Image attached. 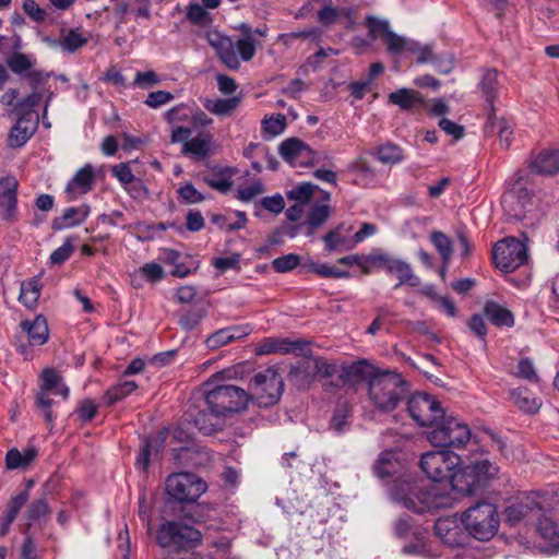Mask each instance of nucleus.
<instances>
[{
	"label": "nucleus",
	"mask_w": 559,
	"mask_h": 559,
	"mask_svg": "<svg viewBox=\"0 0 559 559\" xmlns=\"http://www.w3.org/2000/svg\"><path fill=\"white\" fill-rule=\"evenodd\" d=\"M241 36L236 40L218 32H210L207 41L215 49L219 60L230 70H238L240 62H249L255 55L257 40L254 35L266 36L267 28L253 29L250 25L242 23L238 26Z\"/></svg>",
	"instance_id": "1"
},
{
	"label": "nucleus",
	"mask_w": 559,
	"mask_h": 559,
	"mask_svg": "<svg viewBox=\"0 0 559 559\" xmlns=\"http://www.w3.org/2000/svg\"><path fill=\"white\" fill-rule=\"evenodd\" d=\"M390 495L401 507L418 514L452 506V498L437 486L421 487L408 480L395 483L390 489Z\"/></svg>",
	"instance_id": "2"
},
{
	"label": "nucleus",
	"mask_w": 559,
	"mask_h": 559,
	"mask_svg": "<svg viewBox=\"0 0 559 559\" xmlns=\"http://www.w3.org/2000/svg\"><path fill=\"white\" fill-rule=\"evenodd\" d=\"M406 381L395 372L374 374L368 382V397L380 412H391L407 395Z\"/></svg>",
	"instance_id": "3"
},
{
	"label": "nucleus",
	"mask_w": 559,
	"mask_h": 559,
	"mask_svg": "<svg viewBox=\"0 0 559 559\" xmlns=\"http://www.w3.org/2000/svg\"><path fill=\"white\" fill-rule=\"evenodd\" d=\"M156 539L162 548L168 550L163 559H176L173 552L180 554L195 547L201 540V533L180 522L168 521L160 525Z\"/></svg>",
	"instance_id": "4"
},
{
	"label": "nucleus",
	"mask_w": 559,
	"mask_h": 559,
	"mask_svg": "<svg viewBox=\"0 0 559 559\" xmlns=\"http://www.w3.org/2000/svg\"><path fill=\"white\" fill-rule=\"evenodd\" d=\"M462 522L474 538L489 540L498 532L500 519L492 503L479 502L464 512Z\"/></svg>",
	"instance_id": "5"
},
{
	"label": "nucleus",
	"mask_w": 559,
	"mask_h": 559,
	"mask_svg": "<svg viewBox=\"0 0 559 559\" xmlns=\"http://www.w3.org/2000/svg\"><path fill=\"white\" fill-rule=\"evenodd\" d=\"M248 402V392L233 384L215 385L209 389L204 396L207 409L216 412L224 419L230 413L245 409Z\"/></svg>",
	"instance_id": "6"
},
{
	"label": "nucleus",
	"mask_w": 559,
	"mask_h": 559,
	"mask_svg": "<svg viewBox=\"0 0 559 559\" xmlns=\"http://www.w3.org/2000/svg\"><path fill=\"white\" fill-rule=\"evenodd\" d=\"M472 438L469 427L453 416H447L429 432L428 439L433 447L461 449Z\"/></svg>",
	"instance_id": "7"
},
{
	"label": "nucleus",
	"mask_w": 559,
	"mask_h": 559,
	"mask_svg": "<svg viewBox=\"0 0 559 559\" xmlns=\"http://www.w3.org/2000/svg\"><path fill=\"white\" fill-rule=\"evenodd\" d=\"M528 237L521 233V239L506 237L498 241L492 249V260L498 269L506 273L513 272L526 263Z\"/></svg>",
	"instance_id": "8"
},
{
	"label": "nucleus",
	"mask_w": 559,
	"mask_h": 559,
	"mask_svg": "<svg viewBox=\"0 0 559 559\" xmlns=\"http://www.w3.org/2000/svg\"><path fill=\"white\" fill-rule=\"evenodd\" d=\"M498 473V467L490 461L478 460L465 466L453 477V487L460 492L472 496L483 488Z\"/></svg>",
	"instance_id": "9"
},
{
	"label": "nucleus",
	"mask_w": 559,
	"mask_h": 559,
	"mask_svg": "<svg viewBox=\"0 0 559 559\" xmlns=\"http://www.w3.org/2000/svg\"><path fill=\"white\" fill-rule=\"evenodd\" d=\"M282 377L272 368L254 374L249 383V401H255L260 407L276 404L283 392Z\"/></svg>",
	"instance_id": "10"
},
{
	"label": "nucleus",
	"mask_w": 559,
	"mask_h": 559,
	"mask_svg": "<svg viewBox=\"0 0 559 559\" xmlns=\"http://www.w3.org/2000/svg\"><path fill=\"white\" fill-rule=\"evenodd\" d=\"M504 214L514 221L531 218L534 211L532 191L527 188L524 178L519 177L507 191L501 200Z\"/></svg>",
	"instance_id": "11"
},
{
	"label": "nucleus",
	"mask_w": 559,
	"mask_h": 559,
	"mask_svg": "<svg viewBox=\"0 0 559 559\" xmlns=\"http://www.w3.org/2000/svg\"><path fill=\"white\" fill-rule=\"evenodd\" d=\"M206 483L192 473H175L166 480L169 497L179 502H193L206 491Z\"/></svg>",
	"instance_id": "12"
},
{
	"label": "nucleus",
	"mask_w": 559,
	"mask_h": 559,
	"mask_svg": "<svg viewBox=\"0 0 559 559\" xmlns=\"http://www.w3.org/2000/svg\"><path fill=\"white\" fill-rule=\"evenodd\" d=\"M461 463V459L449 450L430 451L421 455L419 465L423 472L433 481H441L454 477L453 469Z\"/></svg>",
	"instance_id": "13"
},
{
	"label": "nucleus",
	"mask_w": 559,
	"mask_h": 559,
	"mask_svg": "<svg viewBox=\"0 0 559 559\" xmlns=\"http://www.w3.org/2000/svg\"><path fill=\"white\" fill-rule=\"evenodd\" d=\"M411 417L423 427H436L444 417V409L435 396L427 393L414 394L407 403Z\"/></svg>",
	"instance_id": "14"
},
{
	"label": "nucleus",
	"mask_w": 559,
	"mask_h": 559,
	"mask_svg": "<svg viewBox=\"0 0 559 559\" xmlns=\"http://www.w3.org/2000/svg\"><path fill=\"white\" fill-rule=\"evenodd\" d=\"M191 128L186 126H177L170 134L171 143H183L182 154L194 158H206L212 148L213 138L209 132H199L197 136L190 139Z\"/></svg>",
	"instance_id": "15"
},
{
	"label": "nucleus",
	"mask_w": 559,
	"mask_h": 559,
	"mask_svg": "<svg viewBox=\"0 0 559 559\" xmlns=\"http://www.w3.org/2000/svg\"><path fill=\"white\" fill-rule=\"evenodd\" d=\"M374 367L366 360H358L350 365H341L340 374L336 381L324 383L325 391L332 392L343 386H355L356 384L374 377Z\"/></svg>",
	"instance_id": "16"
},
{
	"label": "nucleus",
	"mask_w": 559,
	"mask_h": 559,
	"mask_svg": "<svg viewBox=\"0 0 559 559\" xmlns=\"http://www.w3.org/2000/svg\"><path fill=\"white\" fill-rule=\"evenodd\" d=\"M540 510V495L538 492H530L506 508L504 521L511 526H516L530 515L537 514Z\"/></svg>",
	"instance_id": "17"
},
{
	"label": "nucleus",
	"mask_w": 559,
	"mask_h": 559,
	"mask_svg": "<svg viewBox=\"0 0 559 559\" xmlns=\"http://www.w3.org/2000/svg\"><path fill=\"white\" fill-rule=\"evenodd\" d=\"M278 151L283 159L295 167L311 164L314 156L313 151L297 138H290L283 141Z\"/></svg>",
	"instance_id": "18"
},
{
	"label": "nucleus",
	"mask_w": 559,
	"mask_h": 559,
	"mask_svg": "<svg viewBox=\"0 0 559 559\" xmlns=\"http://www.w3.org/2000/svg\"><path fill=\"white\" fill-rule=\"evenodd\" d=\"M308 347V342L304 340H289V338H277L266 337L257 347L258 355H270V354H305Z\"/></svg>",
	"instance_id": "19"
},
{
	"label": "nucleus",
	"mask_w": 559,
	"mask_h": 559,
	"mask_svg": "<svg viewBox=\"0 0 559 559\" xmlns=\"http://www.w3.org/2000/svg\"><path fill=\"white\" fill-rule=\"evenodd\" d=\"M19 182L15 177L8 176L0 180V218L11 221L16 214Z\"/></svg>",
	"instance_id": "20"
},
{
	"label": "nucleus",
	"mask_w": 559,
	"mask_h": 559,
	"mask_svg": "<svg viewBox=\"0 0 559 559\" xmlns=\"http://www.w3.org/2000/svg\"><path fill=\"white\" fill-rule=\"evenodd\" d=\"M37 129V115L34 112H24L14 127L11 129L9 135V144L12 147L23 146Z\"/></svg>",
	"instance_id": "21"
},
{
	"label": "nucleus",
	"mask_w": 559,
	"mask_h": 559,
	"mask_svg": "<svg viewBox=\"0 0 559 559\" xmlns=\"http://www.w3.org/2000/svg\"><path fill=\"white\" fill-rule=\"evenodd\" d=\"M385 272L399 280L395 288L402 285H409L412 287H417L420 285V278L415 275L412 265L407 261L397 257H391Z\"/></svg>",
	"instance_id": "22"
},
{
	"label": "nucleus",
	"mask_w": 559,
	"mask_h": 559,
	"mask_svg": "<svg viewBox=\"0 0 559 559\" xmlns=\"http://www.w3.org/2000/svg\"><path fill=\"white\" fill-rule=\"evenodd\" d=\"M199 411L195 415L190 414L193 417V424L203 435H212L223 429L225 419L214 411H209L207 407L202 404L198 406Z\"/></svg>",
	"instance_id": "23"
},
{
	"label": "nucleus",
	"mask_w": 559,
	"mask_h": 559,
	"mask_svg": "<svg viewBox=\"0 0 559 559\" xmlns=\"http://www.w3.org/2000/svg\"><path fill=\"white\" fill-rule=\"evenodd\" d=\"M528 168L538 175L551 176L559 171V150H545L533 156Z\"/></svg>",
	"instance_id": "24"
},
{
	"label": "nucleus",
	"mask_w": 559,
	"mask_h": 559,
	"mask_svg": "<svg viewBox=\"0 0 559 559\" xmlns=\"http://www.w3.org/2000/svg\"><path fill=\"white\" fill-rule=\"evenodd\" d=\"M23 332L26 333L28 343L33 346L44 345L49 337V329L46 318L37 314L33 321L23 320L20 323Z\"/></svg>",
	"instance_id": "25"
},
{
	"label": "nucleus",
	"mask_w": 559,
	"mask_h": 559,
	"mask_svg": "<svg viewBox=\"0 0 559 559\" xmlns=\"http://www.w3.org/2000/svg\"><path fill=\"white\" fill-rule=\"evenodd\" d=\"M90 214V206L82 204L80 206L68 207L63 214L53 218L51 227L55 230L71 228L82 224Z\"/></svg>",
	"instance_id": "26"
},
{
	"label": "nucleus",
	"mask_w": 559,
	"mask_h": 559,
	"mask_svg": "<svg viewBox=\"0 0 559 559\" xmlns=\"http://www.w3.org/2000/svg\"><path fill=\"white\" fill-rule=\"evenodd\" d=\"M88 43L87 36L81 28L62 29L58 41H52L53 46H60L69 53H74Z\"/></svg>",
	"instance_id": "27"
},
{
	"label": "nucleus",
	"mask_w": 559,
	"mask_h": 559,
	"mask_svg": "<svg viewBox=\"0 0 559 559\" xmlns=\"http://www.w3.org/2000/svg\"><path fill=\"white\" fill-rule=\"evenodd\" d=\"M94 177L93 167L85 165L76 171L73 179L67 185V192L72 198L88 192L94 183Z\"/></svg>",
	"instance_id": "28"
},
{
	"label": "nucleus",
	"mask_w": 559,
	"mask_h": 559,
	"mask_svg": "<svg viewBox=\"0 0 559 559\" xmlns=\"http://www.w3.org/2000/svg\"><path fill=\"white\" fill-rule=\"evenodd\" d=\"M37 454L38 451L34 447H28L22 452L12 448L5 454V467L8 469L26 468L37 457Z\"/></svg>",
	"instance_id": "29"
},
{
	"label": "nucleus",
	"mask_w": 559,
	"mask_h": 559,
	"mask_svg": "<svg viewBox=\"0 0 559 559\" xmlns=\"http://www.w3.org/2000/svg\"><path fill=\"white\" fill-rule=\"evenodd\" d=\"M484 314L488 321L497 326H512L514 324L511 311L493 301H488L485 305Z\"/></svg>",
	"instance_id": "30"
},
{
	"label": "nucleus",
	"mask_w": 559,
	"mask_h": 559,
	"mask_svg": "<svg viewBox=\"0 0 559 559\" xmlns=\"http://www.w3.org/2000/svg\"><path fill=\"white\" fill-rule=\"evenodd\" d=\"M511 400L519 409L528 414L537 413L542 406V401L525 388L513 390L511 392Z\"/></svg>",
	"instance_id": "31"
},
{
	"label": "nucleus",
	"mask_w": 559,
	"mask_h": 559,
	"mask_svg": "<svg viewBox=\"0 0 559 559\" xmlns=\"http://www.w3.org/2000/svg\"><path fill=\"white\" fill-rule=\"evenodd\" d=\"M435 532L442 543L453 546L457 543L460 527L456 520L451 518H441L435 523Z\"/></svg>",
	"instance_id": "32"
},
{
	"label": "nucleus",
	"mask_w": 559,
	"mask_h": 559,
	"mask_svg": "<svg viewBox=\"0 0 559 559\" xmlns=\"http://www.w3.org/2000/svg\"><path fill=\"white\" fill-rule=\"evenodd\" d=\"M389 102L402 110H412L423 103L420 94L411 88H400L389 95Z\"/></svg>",
	"instance_id": "33"
},
{
	"label": "nucleus",
	"mask_w": 559,
	"mask_h": 559,
	"mask_svg": "<svg viewBox=\"0 0 559 559\" xmlns=\"http://www.w3.org/2000/svg\"><path fill=\"white\" fill-rule=\"evenodd\" d=\"M480 91L483 93L484 98L490 105L489 112H493V102L497 97L499 84H498V72L497 70L490 69L487 70L479 83Z\"/></svg>",
	"instance_id": "34"
},
{
	"label": "nucleus",
	"mask_w": 559,
	"mask_h": 559,
	"mask_svg": "<svg viewBox=\"0 0 559 559\" xmlns=\"http://www.w3.org/2000/svg\"><path fill=\"white\" fill-rule=\"evenodd\" d=\"M40 389L46 391H55L56 394L61 395L63 399L69 396V388L62 383L61 377L52 368H47L41 373V385Z\"/></svg>",
	"instance_id": "35"
},
{
	"label": "nucleus",
	"mask_w": 559,
	"mask_h": 559,
	"mask_svg": "<svg viewBox=\"0 0 559 559\" xmlns=\"http://www.w3.org/2000/svg\"><path fill=\"white\" fill-rule=\"evenodd\" d=\"M386 51L392 57H400L404 52L416 49V41L407 37L401 36L393 31L384 40Z\"/></svg>",
	"instance_id": "36"
},
{
	"label": "nucleus",
	"mask_w": 559,
	"mask_h": 559,
	"mask_svg": "<svg viewBox=\"0 0 559 559\" xmlns=\"http://www.w3.org/2000/svg\"><path fill=\"white\" fill-rule=\"evenodd\" d=\"M192 108L193 106L181 103L165 112V120L171 126V128L185 126V123L189 124L188 127H191V119L193 115ZM173 130L174 129H171V131Z\"/></svg>",
	"instance_id": "37"
},
{
	"label": "nucleus",
	"mask_w": 559,
	"mask_h": 559,
	"mask_svg": "<svg viewBox=\"0 0 559 559\" xmlns=\"http://www.w3.org/2000/svg\"><path fill=\"white\" fill-rule=\"evenodd\" d=\"M41 284L39 280L32 278L27 282L21 283L19 300L27 308H33L37 305L40 296Z\"/></svg>",
	"instance_id": "38"
},
{
	"label": "nucleus",
	"mask_w": 559,
	"mask_h": 559,
	"mask_svg": "<svg viewBox=\"0 0 559 559\" xmlns=\"http://www.w3.org/2000/svg\"><path fill=\"white\" fill-rule=\"evenodd\" d=\"M488 128L491 131H497L499 136V143L503 148H508L511 144L513 134L512 127L503 118H497L493 112H489Z\"/></svg>",
	"instance_id": "39"
},
{
	"label": "nucleus",
	"mask_w": 559,
	"mask_h": 559,
	"mask_svg": "<svg viewBox=\"0 0 559 559\" xmlns=\"http://www.w3.org/2000/svg\"><path fill=\"white\" fill-rule=\"evenodd\" d=\"M365 26L368 28V36L371 40L381 38L384 41L392 32L388 20L372 15L365 19Z\"/></svg>",
	"instance_id": "40"
},
{
	"label": "nucleus",
	"mask_w": 559,
	"mask_h": 559,
	"mask_svg": "<svg viewBox=\"0 0 559 559\" xmlns=\"http://www.w3.org/2000/svg\"><path fill=\"white\" fill-rule=\"evenodd\" d=\"M50 512L51 510L45 495L41 498L32 501L26 510V519L28 522L23 533L27 534L34 522L41 520L46 515L50 514Z\"/></svg>",
	"instance_id": "41"
},
{
	"label": "nucleus",
	"mask_w": 559,
	"mask_h": 559,
	"mask_svg": "<svg viewBox=\"0 0 559 559\" xmlns=\"http://www.w3.org/2000/svg\"><path fill=\"white\" fill-rule=\"evenodd\" d=\"M537 531L544 539L556 546L559 545V522L554 516L542 515L538 520Z\"/></svg>",
	"instance_id": "42"
},
{
	"label": "nucleus",
	"mask_w": 559,
	"mask_h": 559,
	"mask_svg": "<svg viewBox=\"0 0 559 559\" xmlns=\"http://www.w3.org/2000/svg\"><path fill=\"white\" fill-rule=\"evenodd\" d=\"M392 254L381 250H373L364 255V274H370L374 271H385Z\"/></svg>",
	"instance_id": "43"
},
{
	"label": "nucleus",
	"mask_w": 559,
	"mask_h": 559,
	"mask_svg": "<svg viewBox=\"0 0 559 559\" xmlns=\"http://www.w3.org/2000/svg\"><path fill=\"white\" fill-rule=\"evenodd\" d=\"M239 103L240 99L238 97L205 99L203 106L206 110L216 116H228L239 106Z\"/></svg>",
	"instance_id": "44"
},
{
	"label": "nucleus",
	"mask_w": 559,
	"mask_h": 559,
	"mask_svg": "<svg viewBox=\"0 0 559 559\" xmlns=\"http://www.w3.org/2000/svg\"><path fill=\"white\" fill-rule=\"evenodd\" d=\"M138 388L134 381H123L109 388L104 394V403L108 406L121 401Z\"/></svg>",
	"instance_id": "45"
},
{
	"label": "nucleus",
	"mask_w": 559,
	"mask_h": 559,
	"mask_svg": "<svg viewBox=\"0 0 559 559\" xmlns=\"http://www.w3.org/2000/svg\"><path fill=\"white\" fill-rule=\"evenodd\" d=\"M319 188L310 182L298 185L286 192V197L289 201L308 205L311 201L313 193Z\"/></svg>",
	"instance_id": "46"
},
{
	"label": "nucleus",
	"mask_w": 559,
	"mask_h": 559,
	"mask_svg": "<svg viewBox=\"0 0 559 559\" xmlns=\"http://www.w3.org/2000/svg\"><path fill=\"white\" fill-rule=\"evenodd\" d=\"M350 170L356 174V183L370 185L376 178V170L365 158H358L350 165Z\"/></svg>",
	"instance_id": "47"
},
{
	"label": "nucleus",
	"mask_w": 559,
	"mask_h": 559,
	"mask_svg": "<svg viewBox=\"0 0 559 559\" xmlns=\"http://www.w3.org/2000/svg\"><path fill=\"white\" fill-rule=\"evenodd\" d=\"M341 366L335 361L328 360L323 357H316L312 359L313 373L322 379L332 378L335 374H340Z\"/></svg>",
	"instance_id": "48"
},
{
	"label": "nucleus",
	"mask_w": 559,
	"mask_h": 559,
	"mask_svg": "<svg viewBox=\"0 0 559 559\" xmlns=\"http://www.w3.org/2000/svg\"><path fill=\"white\" fill-rule=\"evenodd\" d=\"M376 155L382 164H397L403 160V150L393 143L379 146Z\"/></svg>",
	"instance_id": "49"
},
{
	"label": "nucleus",
	"mask_w": 559,
	"mask_h": 559,
	"mask_svg": "<svg viewBox=\"0 0 559 559\" xmlns=\"http://www.w3.org/2000/svg\"><path fill=\"white\" fill-rule=\"evenodd\" d=\"M330 216V206L326 203H316L308 214L307 224L311 229L323 225Z\"/></svg>",
	"instance_id": "50"
},
{
	"label": "nucleus",
	"mask_w": 559,
	"mask_h": 559,
	"mask_svg": "<svg viewBox=\"0 0 559 559\" xmlns=\"http://www.w3.org/2000/svg\"><path fill=\"white\" fill-rule=\"evenodd\" d=\"M430 239L436 249L439 251L445 266L449 264L453 252L450 238L441 231H433L430 236Z\"/></svg>",
	"instance_id": "51"
},
{
	"label": "nucleus",
	"mask_w": 559,
	"mask_h": 559,
	"mask_svg": "<svg viewBox=\"0 0 559 559\" xmlns=\"http://www.w3.org/2000/svg\"><path fill=\"white\" fill-rule=\"evenodd\" d=\"M205 313L206 311L203 307H192L181 314L179 324L187 331L193 330L205 317Z\"/></svg>",
	"instance_id": "52"
},
{
	"label": "nucleus",
	"mask_w": 559,
	"mask_h": 559,
	"mask_svg": "<svg viewBox=\"0 0 559 559\" xmlns=\"http://www.w3.org/2000/svg\"><path fill=\"white\" fill-rule=\"evenodd\" d=\"M343 229L344 226L338 225L323 237V241L329 251L337 250L341 247H345L347 249V246L350 245L352 241H347L343 236Z\"/></svg>",
	"instance_id": "53"
},
{
	"label": "nucleus",
	"mask_w": 559,
	"mask_h": 559,
	"mask_svg": "<svg viewBox=\"0 0 559 559\" xmlns=\"http://www.w3.org/2000/svg\"><path fill=\"white\" fill-rule=\"evenodd\" d=\"M187 19L197 25H207L211 23L210 13L199 2H192L187 9Z\"/></svg>",
	"instance_id": "54"
},
{
	"label": "nucleus",
	"mask_w": 559,
	"mask_h": 559,
	"mask_svg": "<svg viewBox=\"0 0 559 559\" xmlns=\"http://www.w3.org/2000/svg\"><path fill=\"white\" fill-rule=\"evenodd\" d=\"M159 82L160 78L155 71H138L134 75L132 85L141 90H150L159 84Z\"/></svg>",
	"instance_id": "55"
},
{
	"label": "nucleus",
	"mask_w": 559,
	"mask_h": 559,
	"mask_svg": "<svg viewBox=\"0 0 559 559\" xmlns=\"http://www.w3.org/2000/svg\"><path fill=\"white\" fill-rule=\"evenodd\" d=\"M286 128V117L282 114L264 118L262 120V129L271 136L281 134Z\"/></svg>",
	"instance_id": "56"
},
{
	"label": "nucleus",
	"mask_w": 559,
	"mask_h": 559,
	"mask_svg": "<svg viewBox=\"0 0 559 559\" xmlns=\"http://www.w3.org/2000/svg\"><path fill=\"white\" fill-rule=\"evenodd\" d=\"M300 263V257L296 253H288L272 261V267L278 273L290 272Z\"/></svg>",
	"instance_id": "57"
},
{
	"label": "nucleus",
	"mask_w": 559,
	"mask_h": 559,
	"mask_svg": "<svg viewBox=\"0 0 559 559\" xmlns=\"http://www.w3.org/2000/svg\"><path fill=\"white\" fill-rule=\"evenodd\" d=\"M311 271L322 277H333V278H345L349 277V272L340 270L333 265L326 263H313L311 264Z\"/></svg>",
	"instance_id": "58"
},
{
	"label": "nucleus",
	"mask_w": 559,
	"mask_h": 559,
	"mask_svg": "<svg viewBox=\"0 0 559 559\" xmlns=\"http://www.w3.org/2000/svg\"><path fill=\"white\" fill-rule=\"evenodd\" d=\"M393 453H383L374 464L376 474L383 478L392 475L395 472V462L393 461Z\"/></svg>",
	"instance_id": "59"
},
{
	"label": "nucleus",
	"mask_w": 559,
	"mask_h": 559,
	"mask_svg": "<svg viewBox=\"0 0 559 559\" xmlns=\"http://www.w3.org/2000/svg\"><path fill=\"white\" fill-rule=\"evenodd\" d=\"M212 265L217 269L221 273H224L228 270H239L240 269V254L233 253L228 257H217L212 260Z\"/></svg>",
	"instance_id": "60"
},
{
	"label": "nucleus",
	"mask_w": 559,
	"mask_h": 559,
	"mask_svg": "<svg viewBox=\"0 0 559 559\" xmlns=\"http://www.w3.org/2000/svg\"><path fill=\"white\" fill-rule=\"evenodd\" d=\"M174 99V95L167 91H156L148 93L144 104L153 109L167 105Z\"/></svg>",
	"instance_id": "61"
},
{
	"label": "nucleus",
	"mask_w": 559,
	"mask_h": 559,
	"mask_svg": "<svg viewBox=\"0 0 559 559\" xmlns=\"http://www.w3.org/2000/svg\"><path fill=\"white\" fill-rule=\"evenodd\" d=\"M516 369H518L516 374L520 378L525 379L530 382H534V383H537L539 381V377H538L536 369L534 367V364L531 359H528V358L521 359L518 364Z\"/></svg>",
	"instance_id": "62"
},
{
	"label": "nucleus",
	"mask_w": 559,
	"mask_h": 559,
	"mask_svg": "<svg viewBox=\"0 0 559 559\" xmlns=\"http://www.w3.org/2000/svg\"><path fill=\"white\" fill-rule=\"evenodd\" d=\"M50 391L40 389L36 396V406L44 412L45 420L51 425L53 421V414L50 411L52 400L49 397Z\"/></svg>",
	"instance_id": "63"
},
{
	"label": "nucleus",
	"mask_w": 559,
	"mask_h": 559,
	"mask_svg": "<svg viewBox=\"0 0 559 559\" xmlns=\"http://www.w3.org/2000/svg\"><path fill=\"white\" fill-rule=\"evenodd\" d=\"M9 68L17 74H22L32 68V61L24 53H14L8 60Z\"/></svg>",
	"instance_id": "64"
}]
</instances>
